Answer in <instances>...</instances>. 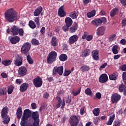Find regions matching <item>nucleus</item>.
I'll return each instance as SVG.
<instances>
[{"label": "nucleus", "instance_id": "nucleus-3", "mask_svg": "<svg viewBox=\"0 0 126 126\" xmlns=\"http://www.w3.org/2000/svg\"><path fill=\"white\" fill-rule=\"evenodd\" d=\"M57 56H58V54L57 52H56V51H52L49 53L47 56V63H53L56 61V59H57Z\"/></svg>", "mask_w": 126, "mask_h": 126}, {"label": "nucleus", "instance_id": "nucleus-52", "mask_svg": "<svg viewBox=\"0 0 126 126\" xmlns=\"http://www.w3.org/2000/svg\"><path fill=\"white\" fill-rule=\"evenodd\" d=\"M84 113H85V108L83 107L80 110V115H84Z\"/></svg>", "mask_w": 126, "mask_h": 126}, {"label": "nucleus", "instance_id": "nucleus-41", "mask_svg": "<svg viewBox=\"0 0 126 126\" xmlns=\"http://www.w3.org/2000/svg\"><path fill=\"white\" fill-rule=\"evenodd\" d=\"M94 116H98L100 114V109L98 108H94L93 111Z\"/></svg>", "mask_w": 126, "mask_h": 126}, {"label": "nucleus", "instance_id": "nucleus-21", "mask_svg": "<svg viewBox=\"0 0 126 126\" xmlns=\"http://www.w3.org/2000/svg\"><path fill=\"white\" fill-rule=\"evenodd\" d=\"M65 23L67 25V26H69L70 27L71 25H72V23H73V21L72 19L70 17H67L65 18Z\"/></svg>", "mask_w": 126, "mask_h": 126}, {"label": "nucleus", "instance_id": "nucleus-61", "mask_svg": "<svg viewBox=\"0 0 126 126\" xmlns=\"http://www.w3.org/2000/svg\"><path fill=\"white\" fill-rule=\"evenodd\" d=\"M63 51H64V52H66V51H67L68 46H67V45H66V44H63Z\"/></svg>", "mask_w": 126, "mask_h": 126}, {"label": "nucleus", "instance_id": "nucleus-35", "mask_svg": "<svg viewBox=\"0 0 126 126\" xmlns=\"http://www.w3.org/2000/svg\"><path fill=\"white\" fill-rule=\"evenodd\" d=\"M11 63H12V60H4L2 61V63L5 66H8V65H10L11 64Z\"/></svg>", "mask_w": 126, "mask_h": 126}, {"label": "nucleus", "instance_id": "nucleus-51", "mask_svg": "<svg viewBox=\"0 0 126 126\" xmlns=\"http://www.w3.org/2000/svg\"><path fill=\"white\" fill-rule=\"evenodd\" d=\"M121 122L118 120H116L113 122V126H120Z\"/></svg>", "mask_w": 126, "mask_h": 126}, {"label": "nucleus", "instance_id": "nucleus-42", "mask_svg": "<svg viewBox=\"0 0 126 126\" xmlns=\"http://www.w3.org/2000/svg\"><path fill=\"white\" fill-rule=\"evenodd\" d=\"M56 99L58 101V103L56 105V107L60 108L61 106H62L63 100H62V98L59 97H57Z\"/></svg>", "mask_w": 126, "mask_h": 126}, {"label": "nucleus", "instance_id": "nucleus-29", "mask_svg": "<svg viewBox=\"0 0 126 126\" xmlns=\"http://www.w3.org/2000/svg\"><path fill=\"white\" fill-rule=\"evenodd\" d=\"M118 73L115 72L111 75H109V79L110 80H116L118 79Z\"/></svg>", "mask_w": 126, "mask_h": 126}, {"label": "nucleus", "instance_id": "nucleus-16", "mask_svg": "<svg viewBox=\"0 0 126 126\" xmlns=\"http://www.w3.org/2000/svg\"><path fill=\"white\" fill-rule=\"evenodd\" d=\"M31 110L29 109H25L24 111L22 118H24L25 119H28V120L31 117Z\"/></svg>", "mask_w": 126, "mask_h": 126}, {"label": "nucleus", "instance_id": "nucleus-38", "mask_svg": "<svg viewBox=\"0 0 126 126\" xmlns=\"http://www.w3.org/2000/svg\"><path fill=\"white\" fill-rule=\"evenodd\" d=\"M85 93H86L87 95H89V96H93V93L90 88H87L85 90Z\"/></svg>", "mask_w": 126, "mask_h": 126}, {"label": "nucleus", "instance_id": "nucleus-18", "mask_svg": "<svg viewBox=\"0 0 126 126\" xmlns=\"http://www.w3.org/2000/svg\"><path fill=\"white\" fill-rule=\"evenodd\" d=\"M32 117L34 120V122L40 123V119H39V113L38 112H34L32 113Z\"/></svg>", "mask_w": 126, "mask_h": 126}, {"label": "nucleus", "instance_id": "nucleus-2", "mask_svg": "<svg viewBox=\"0 0 126 126\" xmlns=\"http://www.w3.org/2000/svg\"><path fill=\"white\" fill-rule=\"evenodd\" d=\"M8 111V108L6 106L3 107L1 110V117L2 119H4L3 123L4 125H7L10 121V118L7 116V112Z\"/></svg>", "mask_w": 126, "mask_h": 126}, {"label": "nucleus", "instance_id": "nucleus-20", "mask_svg": "<svg viewBox=\"0 0 126 126\" xmlns=\"http://www.w3.org/2000/svg\"><path fill=\"white\" fill-rule=\"evenodd\" d=\"M20 41V38L18 36H13L11 38L10 42L13 45H15L17 44Z\"/></svg>", "mask_w": 126, "mask_h": 126}, {"label": "nucleus", "instance_id": "nucleus-15", "mask_svg": "<svg viewBox=\"0 0 126 126\" xmlns=\"http://www.w3.org/2000/svg\"><path fill=\"white\" fill-rule=\"evenodd\" d=\"M99 81L100 83H105L108 81V75L106 74H101L99 78Z\"/></svg>", "mask_w": 126, "mask_h": 126}, {"label": "nucleus", "instance_id": "nucleus-33", "mask_svg": "<svg viewBox=\"0 0 126 126\" xmlns=\"http://www.w3.org/2000/svg\"><path fill=\"white\" fill-rule=\"evenodd\" d=\"M59 60L61 62H65L67 60V56L65 54H61L59 57Z\"/></svg>", "mask_w": 126, "mask_h": 126}, {"label": "nucleus", "instance_id": "nucleus-22", "mask_svg": "<svg viewBox=\"0 0 126 126\" xmlns=\"http://www.w3.org/2000/svg\"><path fill=\"white\" fill-rule=\"evenodd\" d=\"M115 114L112 113L109 117V121L108 122L106 123V125L107 126H111L112 124H113V122H114V120H115Z\"/></svg>", "mask_w": 126, "mask_h": 126}, {"label": "nucleus", "instance_id": "nucleus-54", "mask_svg": "<svg viewBox=\"0 0 126 126\" xmlns=\"http://www.w3.org/2000/svg\"><path fill=\"white\" fill-rule=\"evenodd\" d=\"M69 26L66 25L63 27V30L64 31V32H66V31H68V28H69Z\"/></svg>", "mask_w": 126, "mask_h": 126}, {"label": "nucleus", "instance_id": "nucleus-64", "mask_svg": "<svg viewBox=\"0 0 126 126\" xmlns=\"http://www.w3.org/2000/svg\"><path fill=\"white\" fill-rule=\"evenodd\" d=\"M122 24L123 26H126V20L123 19L122 21Z\"/></svg>", "mask_w": 126, "mask_h": 126}, {"label": "nucleus", "instance_id": "nucleus-60", "mask_svg": "<svg viewBox=\"0 0 126 126\" xmlns=\"http://www.w3.org/2000/svg\"><path fill=\"white\" fill-rule=\"evenodd\" d=\"M31 107L33 110H35L37 108V105H36V103H32L31 104Z\"/></svg>", "mask_w": 126, "mask_h": 126}, {"label": "nucleus", "instance_id": "nucleus-26", "mask_svg": "<svg viewBox=\"0 0 126 126\" xmlns=\"http://www.w3.org/2000/svg\"><path fill=\"white\" fill-rule=\"evenodd\" d=\"M78 16V13L77 11H73L70 13L69 14V17L72 19H76Z\"/></svg>", "mask_w": 126, "mask_h": 126}, {"label": "nucleus", "instance_id": "nucleus-5", "mask_svg": "<svg viewBox=\"0 0 126 126\" xmlns=\"http://www.w3.org/2000/svg\"><path fill=\"white\" fill-rule=\"evenodd\" d=\"M63 66H60L59 67L55 66L54 67L53 70V75H57V74H59V75H63Z\"/></svg>", "mask_w": 126, "mask_h": 126}, {"label": "nucleus", "instance_id": "nucleus-58", "mask_svg": "<svg viewBox=\"0 0 126 126\" xmlns=\"http://www.w3.org/2000/svg\"><path fill=\"white\" fill-rule=\"evenodd\" d=\"M23 80L20 79H17L16 80V84H21L22 83Z\"/></svg>", "mask_w": 126, "mask_h": 126}, {"label": "nucleus", "instance_id": "nucleus-14", "mask_svg": "<svg viewBox=\"0 0 126 126\" xmlns=\"http://www.w3.org/2000/svg\"><path fill=\"white\" fill-rule=\"evenodd\" d=\"M121 100V95L118 94H114L111 96V100L112 103H116Z\"/></svg>", "mask_w": 126, "mask_h": 126}, {"label": "nucleus", "instance_id": "nucleus-28", "mask_svg": "<svg viewBox=\"0 0 126 126\" xmlns=\"http://www.w3.org/2000/svg\"><path fill=\"white\" fill-rule=\"evenodd\" d=\"M16 115L17 119H21V117L22 116V108L21 107L18 108Z\"/></svg>", "mask_w": 126, "mask_h": 126}, {"label": "nucleus", "instance_id": "nucleus-63", "mask_svg": "<svg viewBox=\"0 0 126 126\" xmlns=\"http://www.w3.org/2000/svg\"><path fill=\"white\" fill-rule=\"evenodd\" d=\"M120 1L123 5H124V6H126V0H120Z\"/></svg>", "mask_w": 126, "mask_h": 126}, {"label": "nucleus", "instance_id": "nucleus-47", "mask_svg": "<svg viewBox=\"0 0 126 126\" xmlns=\"http://www.w3.org/2000/svg\"><path fill=\"white\" fill-rule=\"evenodd\" d=\"M81 91V89L80 88L77 91H72V94L73 96H77L79 93H80V92Z\"/></svg>", "mask_w": 126, "mask_h": 126}, {"label": "nucleus", "instance_id": "nucleus-49", "mask_svg": "<svg viewBox=\"0 0 126 126\" xmlns=\"http://www.w3.org/2000/svg\"><path fill=\"white\" fill-rule=\"evenodd\" d=\"M122 78L125 84L126 85V71L124 72L122 74Z\"/></svg>", "mask_w": 126, "mask_h": 126}, {"label": "nucleus", "instance_id": "nucleus-1", "mask_svg": "<svg viewBox=\"0 0 126 126\" xmlns=\"http://www.w3.org/2000/svg\"><path fill=\"white\" fill-rule=\"evenodd\" d=\"M5 18L9 22H13L17 19V14L13 8L9 9L5 13Z\"/></svg>", "mask_w": 126, "mask_h": 126}, {"label": "nucleus", "instance_id": "nucleus-13", "mask_svg": "<svg viewBox=\"0 0 126 126\" xmlns=\"http://www.w3.org/2000/svg\"><path fill=\"white\" fill-rule=\"evenodd\" d=\"M77 40H78V35L76 34H74L71 36L68 40V43L69 45H72V44H74L75 42H77Z\"/></svg>", "mask_w": 126, "mask_h": 126}, {"label": "nucleus", "instance_id": "nucleus-23", "mask_svg": "<svg viewBox=\"0 0 126 126\" xmlns=\"http://www.w3.org/2000/svg\"><path fill=\"white\" fill-rule=\"evenodd\" d=\"M43 10V7L41 6H39L37 7L34 12V16H39L40 15L41 12H42V11Z\"/></svg>", "mask_w": 126, "mask_h": 126}, {"label": "nucleus", "instance_id": "nucleus-55", "mask_svg": "<svg viewBox=\"0 0 126 126\" xmlns=\"http://www.w3.org/2000/svg\"><path fill=\"white\" fill-rule=\"evenodd\" d=\"M121 70L122 71H126V63L125 64L122 65L120 67Z\"/></svg>", "mask_w": 126, "mask_h": 126}, {"label": "nucleus", "instance_id": "nucleus-34", "mask_svg": "<svg viewBox=\"0 0 126 126\" xmlns=\"http://www.w3.org/2000/svg\"><path fill=\"white\" fill-rule=\"evenodd\" d=\"M118 10H119V9L117 8L113 9L110 12V16L114 17L115 15L118 13Z\"/></svg>", "mask_w": 126, "mask_h": 126}, {"label": "nucleus", "instance_id": "nucleus-57", "mask_svg": "<svg viewBox=\"0 0 126 126\" xmlns=\"http://www.w3.org/2000/svg\"><path fill=\"white\" fill-rule=\"evenodd\" d=\"M116 37V34H113L111 35L109 37L110 41H114L115 40V38Z\"/></svg>", "mask_w": 126, "mask_h": 126}, {"label": "nucleus", "instance_id": "nucleus-27", "mask_svg": "<svg viewBox=\"0 0 126 126\" xmlns=\"http://www.w3.org/2000/svg\"><path fill=\"white\" fill-rule=\"evenodd\" d=\"M119 90L120 92H123L124 91V94L126 96V87L125 85L122 84L120 85Z\"/></svg>", "mask_w": 126, "mask_h": 126}, {"label": "nucleus", "instance_id": "nucleus-6", "mask_svg": "<svg viewBox=\"0 0 126 126\" xmlns=\"http://www.w3.org/2000/svg\"><path fill=\"white\" fill-rule=\"evenodd\" d=\"M31 48V43L26 42L23 44L21 48V52L22 54H27Z\"/></svg>", "mask_w": 126, "mask_h": 126}, {"label": "nucleus", "instance_id": "nucleus-8", "mask_svg": "<svg viewBox=\"0 0 126 126\" xmlns=\"http://www.w3.org/2000/svg\"><path fill=\"white\" fill-rule=\"evenodd\" d=\"M33 84L35 87H41L43 84V81L40 77L37 76L33 80Z\"/></svg>", "mask_w": 126, "mask_h": 126}, {"label": "nucleus", "instance_id": "nucleus-53", "mask_svg": "<svg viewBox=\"0 0 126 126\" xmlns=\"http://www.w3.org/2000/svg\"><path fill=\"white\" fill-rule=\"evenodd\" d=\"M18 33L20 36H23V34H24V31H23V29H20L18 30Z\"/></svg>", "mask_w": 126, "mask_h": 126}, {"label": "nucleus", "instance_id": "nucleus-11", "mask_svg": "<svg viewBox=\"0 0 126 126\" xmlns=\"http://www.w3.org/2000/svg\"><path fill=\"white\" fill-rule=\"evenodd\" d=\"M105 30L106 29L104 26L99 27L97 29L96 35H97V36H103V35L105 34Z\"/></svg>", "mask_w": 126, "mask_h": 126}, {"label": "nucleus", "instance_id": "nucleus-46", "mask_svg": "<svg viewBox=\"0 0 126 126\" xmlns=\"http://www.w3.org/2000/svg\"><path fill=\"white\" fill-rule=\"evenodd\" d=\"M27 60L30 64H32V63H33V59H32V58H31V56H30V55H28V56H27Z\"/></svg>", "mask_w": 126, "mask_h": 126}, {"label": "nucleus", "instance_id": "nucleus-56", "mask_svg": "<svg viewBox=\"0 0 126 126\" xmlns=\"http://www.w3.org/2000/svg\"><path fill=\"white\" fill-rule=\"evenodd\" d=\"M92 39H93V35H88L86 38L87 41H91Z\"/></svg>", "mask_w": 126, "mask_h": 126}, {"label": "nucleus", "instance_id": "nucleus-36", "mask_svg": "<svg viewBox=\"0 0 126 126\" xmlns=\"http://www.w3.org/2000/svg\"><path fill=\"white\" fill-rule=\"evenodd\" d=\"M95 14H96V11L95 10H93L91 12L88 13L87 14V16L89 18H91L92 17L95 16Z\"/></svg>", "mask_w": 126, "mask_h": 126}, {"label": "nucleus", "instance_id": "nucleus-48", "mask_svg": "<svg viewBox=\"0 0 126 126\" xmlns=\"http://www.w3.org/2000/svg\"><path fill=\"white\" fill-rule=\"evenodd\" d=\"M32 44L34 46H38L39 45V41L36 39H32Z\"/></svg>", "mask_w": 126, "mask_h": 126}, {"label": "nucleus", "instance_id": "nucleus-44", "mask_svg": "<svg viewBox=\"0 0 126 126\" xmlns=\"http://www.w3.org/2000/svg\"><path fill=\"white\" fill-rule=\"evenodd\" d=\"M13 89H14V87H13V86H10L8 87V88H7L8 94H11V93L13 92Z\"/></svg>", "mask_w": 126, "mask_h": 126}, {"label": "nucleus", "instance_id": "nucleus-9", "mask_svg": "<svg viewBox=\"0 0 126 126\" xmlns=\"http://www.w3.org/2000/svg\"><path fill=\"white\" fill-rule=\"evenodd\" d=\"M18 73L20 76H24L27 73V69L25 66H22L18 69Z\"/></svg>", "mask_w": 126, "mask_h": 126}, {"label": "nucleus", "instance_id": "nucleus-10", "mask_svg": "<svg viewBox=\"0 0 126 126\" xmlns=\"http://www.w3.org/2000/svg\"><path fill=\"white\" fill-rule=\"evenodd\" d=\"M58 15L60 17H64V16H66V12L64 11V6H61L58 10Z\"/></svg>", "mask_w": 126, "mask_h": 126}, {"label": "nucleus", "instance_id": "nucleus-25", "mask_svg": "<svg viewBox=\"0 0 126 126\" xmlns=\"http://www.w3.org/2000/svg\"><path fill=\"white\" fill-rule=\"evenodd\" d=\"M81 71L82 72H86L90 70V67L87 65H83L80 67Z\"/></svg>", "mask_w": 126, "mask_h": 126}, {"label": "nucleus", "instance_id": "nucleus-17", "mask_svg": "<svg viewBox=\"0 0 126 126\" xmlns=\"http://www.w3.org/2000/svg\"><path fill=\"white\" fill-rule=\"evenodd\" d=\"M29 87V84L27 83H23L20 87V91L21 92H25Z\"/></svg>", "mask_w": 126, "mask_h": 126}, {"label": "nucleus", "instance_id": "nucleus-19", "mask_svg": "<svg viewBox=\"0 0 126 126\" xmlns=\"http://www.w3.org/2000/svg\"><path fill=\"white\" fill-rule=\"evenodd\" d=\"M93 59L94 61H99V51L97 50H94L92 52Z\"/></svg>", "mask_w": 126, "mask_h": 126}, {"label": "nucleus", "instance_id": "nucleus-32", "mask_svg": "<svg viewBox=\"0 0 126 126\" xmlns=\"http://www.w3.org/2000/svg\"><path fill=\"white\" fill-rule=\"evenodd\" d=\"M11 32L13 35H17L18 34V28L16 26H13L11 28Z\"/></svg>", "mask_w": 126, "mask_h": 126}, {"label": "nucleus", "instance_id": "nucleus-24", "mask_svg": "<svg viewBox=\"0 0 126 126\" xmlns=\"http://www.w3.org/2000/svg\"><path fill=\"white\" fill-rule=\"evenodd\" d=\"M90 53L91 51L89 49L85 50L81 54L82 58H86V57H88L89 55H90Z\"/></svg>", "mask_w": 126, "mask_h": 126}, {"label": "nucleus", "instance_id": "nucleus-39", "mask_svg": "<svg viewBox=\"0 0 126 126\" xmlns=\"http://www.w3.org/2000/svg\"><path fill=\"white\" fill-rule=\"evenodd\" d=\"M29 26H30L32 29H35V28L36 27V24L34 21L31 20L29 22Z\"/></svg>", "mask_w": 126, "mask_h": 126}, {"label": "nucleus", "instance_id": "nucleus-12", "mask_svg": "<svg viewBox=\"0 0 126 126\" xmlns=\"http://www.w3.org/2000/svg\"><path fill=\"white\" fill-rule=\"evenodd\" d=\"M22 58L19 56L16 57L14 60V64L16 66H20V65H22Z\"/></svg>", "mask_w": 126, "mask_h": 126}, {"label": "nucleus", "instance_id": "nucleus-7", "mask_svg": "<svg viewBox=\"0 0 126 126\" xmlns=\"http://www.w3.org/2000/svg\"><path fill=\"white\" fill-rule=\"evenodd\" d=\"M70 126H77L78 125V118L76 116H72L69 120Z\"/></svg>", "mask_w": 126, "mask_h": 126}, {"label": "nucleus", "instance_id": "nucleus-62", "mask_svg": "<svg viewBox=\"0 0 126 126\" xmlns=\"http://www.w3.org/2000/svg\"><path fill=\"white\" fill-rule=\"evenodd\" d=\"M1 76L3 78H6V77H7V74H6V73L5 72H2L1 74Z\"/></svg>", "mask_w": 126, "mask_h": 126}, {"label": "nucleus", "instance_id": "nucleus-31", "mask_svg": "<svg viewBox=\"0 0 126 126\" xmlns=\"http://www.w3.org/2000/svg\"><path fill=\"white\" fill-rule=\"evenodd\" d=\"M28 119L27 118H24V117H22L21 121L20 123V125L21 126H26L27 125V121Z\"/></svg>", "mask_w": 126, "mask_h": 126}, {"label": "nucleus", "instance_id": "nucleus-50", "mask_svg": "<svg viewBox=\"0 0 126 126\" xmlns=\"http://www.w3.org/2000/svg\"><path fill=\"white\" fill-rule=\"evenodd\" d=\"M70 73H71V71L65 70L63 75L64 76H68Z\"/></svg>", "mask_w": 126, "mask_h": 126}, {"label": "nucleus", "instance_id": "nucleus-45", "mask_svg": "<svg viewBox=\"0 0 126 126\" xmlns=\"http://www.w3.org/2000/svg\"><path fill=\"white\" fill-rule=\"evenodd\" d=\"M34 21L35 22L37 27L39 28L40 27V18L39 17H35L34 18Z\"/></svg>", "mask_w": 126, "mask_h": 126}, {"label": "nucleus", "instance_id": "nucleus-43", "mask_svg": "<svg viewBox=\"0 0 126 126\" xmlns=\"http://www.w3.org/2000/svg\"><path fill=\"white\" fill-rule=\"evenodd\" d=\"M118 46L117 45H114L112 47V52L114 55H116L119 53V50H118Z\"/></svg>", "mask_w": 126, "mask_h": 126}, {"label": "nucleus", "instance_id": "nucleus-30", "mask_svg": "<svg viewBox=\"0 0 126 126\" xmlns=\"http://www.w3.org/2000/svg\"><path fill=\"white\" fill-rule=\"evenodd\" d=\"M78 28V25L77 24H75L74 26L70 28L69 32L70 33H75V32L77 30Z\"/></svg>", "mask_w": 126, "mask_h": 126}, {"label": "nucleus", "instance_id": "nucleus-4", "mask_svg": "<svg viewBox=\"0 0 126 126\" xmlns=\"http://www.w3.org/2000/svg\"><path fill=\"white\" fill-rule=\"evenodd\" d=\"M107 22V19L106 18H101V19H95L92 21V24L94 26H101L102 23H106Z\"/></svg>", "mask_w": 126, "mask_h": 126}, {"label": "nucleus", "instance_id": "nucleus-37", "mask_svg": "<svg viewBox=\"0 0 126 126\" xmlns=\"http://www.w3.org/2000/svg\"><path fill=\"white\" fill-rule=\"evenodd\" d=\"M51 44L53 47H56L58 45V41L56 37H53L51 40Z\"/></svg>", "mask_w": 126, "mask_h": 126}, {"label": "nucleus", "instance_id": "nucleus-40", "mask_svg": "<svg viewBox=\"0 0 126 126\" xmlns=\"http://www.w3.org/2000/svg\"><path fill=\"white\" fill-rule=\"evenodd\" d=\"M6 88H3L0 89V96H2L6 94Z\"/></svg>", "mask_w": 126, "mask_h": 126}, {"label": "nucleus", "instance_id": "nucleus-59", "mask_svg": "<svg viewBox=\"0 0 126 126\" xmlns=\"http://www.w3.org/2000/svg\"><path fill=\"white\" fill-rule=\"evenodd\" d=\"M101 93H97L95 94V97H96L97 99H101Z\"/></svg>", "mask_w": 126, "mask_h": 126}]
</instances>
